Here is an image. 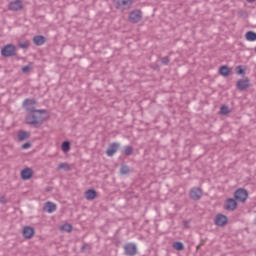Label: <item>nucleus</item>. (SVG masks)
I'll list each match as a JSON object with an SVG mask.
<instances>
[{
	"label": "nucleus",
	"mask_w": 256,
	"mask_h": 256,
	"mask_svg": "<svg viewBox=\"0 0 256 256\" xmlns=\"http://www.w3.org/2000/svg\"><path fill=\"white\" fill-rule=\"evenodd\" d=\"M42 113H47V110H35L34 112H29L26 115V125H32L36 129H39L43 125Z\"/></svg>",
	"instance_id": "1"
},
{
	"label": "nucleus",
	"mask_w": 256,
	"mask_h": 256,
	"mask_svg": "<svg viewBox=\"0 0 256 256\" xmlns=\"http://www.w3.org/2000/svg\"><path fill=\"white\" fill-rule=\"evenodd\" d=\"M114 7L118 9V11H127V9H131V5H133V0H113Z\"/></svg>",
	"instance_id": "2"
},
{
	"label": "nucleus",
	"mask_w": 256,
	"mask_h": 256,
	"mask_svg": "<svg viewBox=\"0 0 256 256\" xmlns=\"http://www.w3.org/2000/svg\"><path fill=\"white\" fill-rule=\"evenodd\" d=\"M2 57H15L17 55V47L13 44H8L1 49Z\"/></svg>",
	"instance_id": "3"
},
{
	"label": "nucleus",
	"mask_w": 256,
	"mask_h": 256,
	"mask_svg": "<svg viewBox=\"0 0 256 256\" xmlns=\"http://www.w3.org/2000/svg\"><path fill=\"white\" fill-rule=\"evenodd\" d=\"M247 197H249V193L245 188H239L234 192V199L240 203H245V201H247Z\"/></svg>",
	"instance_id": "4"
},
{
	"label": "nucleus",
	"mask_w": 256,
	"mask_h": 256,
	"mask_svg": "<svg viewBox=\"0 0 256 256\" xmlns=\"http://www.w3.org/2000/svg\"><path fill=\"white\" fill-rule=\"evenodd\" d=\"M36 105L37 101L35 99H25L22 103L23 109L28 111V113H33L34 111H37V109H35Z\"/></svg>",
	"instance_id": "5"
},
{
	"label": "nucleus",
	"mask_w": 256,
	"mask_h": 256,
	"mask_svg": "<svg viewBox=\"0 0 256 256\" xmlns=\"http://www.w3.org/2000/svg\"><path fill=\"white\" fill-rule=\"evenodd\" d=\"M124 253L127 256H135L137 255V245L134 243H127L124 245Z\"/></svg>",
	"instance_id": "6"
},
{
	"label": "nucleus",
	"mask_w": 256,
	"mask_h": 256,
	"mask_svg": "<svg viewBox=\"0 0 256 256\" xmlns=\"http://www.w3.org/2000/svg\"><path fill=\"white\" fill-rule=\"evenodd\" d=\"M203 197V190L199 187H194L190 190V199L193 201H199Z\"/></svg>",
	"instance_id": "7"
},
{
	"label": "nucleus",
	"mask_w": 256,
	"mask_h": 256,
	"mask_svg": "<svg viewBox=\"0 0 256 256\" xmlns=\"http://www.w3.org/2000/svg\"><path fill=\"white\" fill-rule=\"evenodd\" d=\"M119 147H121V144L119 142H114L108 146V149L106 150V155L108 157H113L117 151H119Z\"/></svg>",
	"instance_id": "8"
},
{
	"label": "nucleus",
	"mask_w": 256,
	"mask_h": 256,
	"mask_svg": "<svg viewBox=\"0 0 256 256\" xmlns=\"http://www.w3.org/2000/svg\"><path fill=\"white\" fill-rule=\"evenodd\" d=\"M228 221L229 220H228L227 216H225L223 214H217L214 219V223H215V225H217V227H225V225H227Z\"/></svg>",
	"instance_id": "9"
},
{
	"label": "nucleus",
	"mask_w": 256,
	"mask_h": 256,
	"mask_svg": "<svg viewBox=\"0 0 256 256\" xmlns=\"http://www.w3.org/2000/svg\"><path fill=\"white\" fill-rule=\"evenodd\" d=\"M142 12L141 10H134L132 12H130L129 14V19L131 23H139V21H141L142 19Z\"/></svg>",
	"instance_id": "10"
},
{
	"label": "nucleus",
	"mask_w": 256,
	"mask_h": 256,
	"mask_svg": "<svg viewBox=\"0 0 256 256\" xmlns=\"http://www.w3.org/2000/svg\"><path fill=\"white\" fill-rule=\"evenodd\" d=\"M236 87L238 91H247L249 89V78H243L237 81Z\"/></svg>",
	"instance_id": "11"
},
{
	"label": "nucleus",
	"mask_w": 256,
	"mask_h": 256,
	"mask_svg": "<svg viewBox=\"0 0 256 256\" xmlns=\"http://www.w3.org/2000/svg\"><path fill=\"white\" fill-rule=\"evenodd\" d=\"M8 9L10 11H21L23 9V2L21 0H15L9 3Z\"/></svg>",
	"instance_id": "12"
},
{
	"label": "nucleus",
	"mask_w": 256,
	"mask_h": 256,
	"mask_svg": "<svg viewBox=\"0 0 256 256\" xmlns=\"http://www.w3.org/2000/svg\"><path fill=\"white\" fill-rule=\"evenodd\" d=\"M224 209H226V211H235V209H237V200L233 198H228L226 200Z\"/></svg>",
	"instance_id": "13"
},
{
	"label": "nucleus",
	"mask_w": 256,
	"mask_h": 256,
	"mask_svg": "<svg viewBox=\"0 0 256 256\" xmlns=\"http://www.w3.org/2000/svg\"><path fill=\"white\" fill-rule=\"evenodd\" d=\"M23 237L25 239H31L33 237V235H35V229H33V227L31 226H26L23 228Z\"/></svg>",
	"instance_id": "14"
},
{
	"label": "nucleus",
	"mask_w": 256,
	"mask_h": 256,
	"mask_svg": "<svg viewBox=\"0 0 256 256\" xmlns=\"http://www.w3.org/2000/svg\"><path fill=\"white\" fill-rule=\"evenodd\" d=\"M33 177V169L31 168H25L21 171V178L23 181H29Z\"/></svg>",
	"instance_id": "15"
},
{
	"label": "nucleus",
	"mask_w": 256,
	"mask_h": 256,
	"mask_svg": "<svg viewBox=\"0 0 256 256\" xmlns=\"http://www.w3.org/2000/svg\"><path fill=\"white\" fill-rule=\"evenodd\" d=\"M47 39L43 35H37L33 37V43L37 45V47H41V45H45Z\"/></svg>",
	"instance_id": "16"
},
{
	"label": "nucleus",
	"mask_w": 256,
	"mask_h": 256,
	"mask_svg": "<svg viewBox=\"0 0 256 256\" xmlns=\"http://www.w3.org/2000/svg\"><path fill=\"white\" fill-rule=\"evenodd\" d=\"M44 211H47V213H55V211H57V204L53 202H46Z\"/></svg>",
	"instance_id": "17"
},
{
	"label": "nucleus",
	"mask_w": 256,
	"mask_h": 256,
	"mask_svg": "<svg viewBox=\"0 0 256 256\" xmlns=\"http://www.w3.org/2000/svg\"><path fill=\"white\" fill-rule=\"evenodd\" d=\"M17 137L20 141H27L31 137V132L20 130Z\"/></svg>",
	"instance_id": "18"
},
{
	"label": "nucleus",
	"mask_w": 256,
	"mask_h": 256,
	"mask_svg": "<svg viewBox=\"0 0 256 256\" xmlns=\"http://www.w3.org/2000/svg\"><path fill=\"white\" fill-rule=\"evenodd\" d=\"M85 197L87 201H93L97 197V191L95 189H89L85 192Z\"/></svg>",
	"instance_id": "19"
},
{
	"label": "nucleus",
	"mask_w": 256,
	"mask_h": 256,
	"mask_svg": "<svg viewBox=\"0 0 256 256\" xmlns=\"http://www.w3.org/2000/svg\"><path fill=\"white\" fill-rule=\"evenodd\" d=\"M219 73H220V75H222V77H229V75L231 73V69H229L228 66H221L219 68Z\"/></svg>",
	"instance_id": "20"
},
{
	"label": "nucleus",
	"mask_w": 256,
	"mask_h": 256,
	"mask_svg": "<svg viewBox=\"0 0 256 256\" xmlns=\"http://www.w3.org/2000/svg\"><path fill=\"white\" fill-rule=\"evenodd\" d=\"M61 150L63 153H69V151H71V142L64 141L61 145Z\"/></svg>",
	"instance_id": "21"
},
{
	"label": "nucleus",
	"mask_w": 256,
	"mask_h": 256,
	"mask_svg": "<svg viewBox=\"0 0 256 256\" xmlns=\"http://www.w3.org/2000/svg\"><path fill=\"white\" fill-rule=\"evenodd\" d=\"M246 41H256V33L254 31H248L245 34Z\"/></svg>",
	"instance_id": "22"
},
{
	"label": "nucleus",
	"mask_w": 256,
	"mask_h": 256,
	"mask_svg": "<svg viewBox=\"0 0 256 256\" xmlns=\"http://www.w3.org/2000/svg\"><path fill=\"white\" fill-rule=\"evenodd\" d=\"M131 169L129 168L128 165L122 164L120 167V174L122 175H129Z\"/></svg>",
	"instance_id": "23"
},
{
	"label": "nucleus",
	"mask_w": 256,
	"mask_h": 256,
	"mask_svg": "<svg viewBox=\"0 0 256 256\" xmlns=\"http://www.w3.org/2000/svg\"><path fill=\"white\" fill-rule=\"evenodd\" d=\"M133 153V148L132 146H124L122 150V154L126 155V157H129Z\"/></svg>",
	"instance_id": "24"
},
{
	"label": "nucleus",
	"mask_w": 256,
	"mask_h": 256,
	"mask_svg": "<svg viewBox=\"0 0 256 256\" xmlns=\"http://www.w3.org/2000/svg\"><path fill=\"white\" fill-rule=\"evenodd\" d=\"M172 247L176 249V251H183V249H185L183 242H174Z\"/></svg>",
	"instance_id": "25"
},
{
	"label": "nucleus",
	"mask_w": 256,
	"mask_h": 256,
	"mask_svg": "<svg viewBox=\"0 0 256 256\" xmlns=\"http://www.w3.org/2000/svg\"><path fill=\"white\" fill-rule=\"evenodd\" d=\"M229 113H231V111L229 110V106L227 105L221 106L220 115H229Z\"/></svg>",
	"instance_id": "26"
},
{
	"label": "nucleus",
	"mask_w": 256,
	"mask_h": 256,
	"mask_svg": "<svg viewBox=\"0 0 256 256\" xmlns=\"http://www.w3.org/2000/svg\"><path fill=\"white\" fill-rule=\"evenodd\" d=\"M61 229L62 231H66V233H71L73 231V226L71 224H64Z\"/></svg>",
	"instance_id": "27"
},
{
	"label": "nucleus",
	"mask_w": 256,
	"mask_h": 256,
	"mask_svg": "<svg viewBox=\"0 0 256 256\" xmlns=\"http://www.w3.org/2000/svg\"><path fill=\"white\" fill-rule=\"evenodd\" d=\"M30 45H31V42L24 41V42H19L18 47H20V49H29Z\"/></svg>",
	"instance_id": "28"
},
{
	"label": "nucleus",
	"mask_w": 256,
	"mask_h": 256,
	"mask_svg": "<svg viewBox=\"0 0 256 256\" xmlns=\"http://www.w3.org/2000/svg\"><path fill=\"white\" fill-rule=\"evenodd\" d=\"M58 169H64V171H71V166H69L67 163H60L58 165Z\"/></svg>",
	"instance_id": "29"
},
{
	"label": "nucleus",
	"mask_w": 256,
	"mask_h": 256,
	"mask_svg": "<svg viewBox=\"0 0 256 256\" xmlns=\"http://www.w3.org/2000/svg\"><path fill=\"white\" fill-rule=\"evenodd\" d=\"M82 253H87V251H91V245L84 243L81 247Z\"/></svg>",
	"instance_id": "30"
},
{
	"label": "nucleus",
	"mask_w": 256,
	"mask_h": 256,
	"mask_svg": "<svg viewBox=\"0 0 256 256\" xmlns=\"http://www.w3.org/2000/svg\"><path fill=\"white\" fill-rule=\"evenodd\" d=\"M236 73L237 75H245V69H243V66H237Z\"/></svg>",
	"instance_id": "31"
},
{
	"label": "nucleus",
	"mask_w": 256,
	"mask_h": 256,
	"mask_svg": "<svg viewBox=\"0 0 256 256\" xmlns=\"http://www.w3.org/2000/svg\"><path fill=\"white\" fill-rule=\"evenodd\" d=\"M169 61H170L169 56H165L161 59L162 65H169Z\"/></svg>",
	"instance_id": "32"
},
{
	"label": "nucleus",
	"mask_w": 256,
	"mask_h": 256,
	"mask_svg": "<svg viewBox=\"0 0 256 256\" xmlns=\"http://www.w3.org/2000/svg\"><path fill=\"white\" fill-rule=\"evenodd\" d=\"M31 71V66L27 65L22 67V73H29Z\"/></svg>",
	"instance_id": "33"
},
{
	"label": "nucleus",
	"mask_w": 256,
	"mask_h": 256,
	"mask_svg": "<svg viewBox=\"0 0 256 256\" xmlns=\"http://www.w3.org/2000/svg\"><path fill=\"white\" fill-rule=\"evenodd\" d=\"M31 147V143L30 142H26L22 145V149H29Z\"/></svg>",
	"instance_id": "34"
},
{
	"label": "nucleus",
	"mask_w": 256,
	"mask_h": 256,
	"mask_svg": "<svg viewBox=\"0 0 256 256\" xmlns=\"http://www.w3.org/2000/svg\"><path fill=\"white\" fill-rule=\"evenodd\" d=\"M203 245H205V241L200 242V244L196 247V251H199Z\"/></svg>",
	"instance_id": "35"
},
{
	"label": "nucleus",
	"mask_w": 256,
	"mask_h": 256,
	"mask_svg": "<svg viewBox=\"0 0 256 256\" xmlns=\"http://www.w3.org/2000/svg\"><path fill=\"white\" fill-rule=\"evenodd\" d=\"M248 3H253L255 0H246Z\"/></svg>",
	"instance_id": "36"
}]
</instances>
